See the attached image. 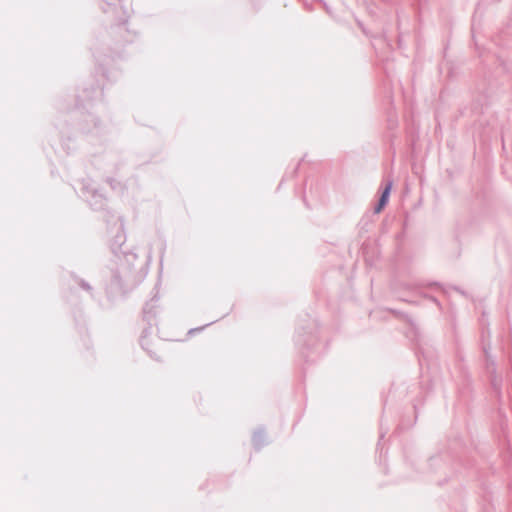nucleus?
Wrapping results in <instances>:
<instances>
[{"label": "nucleus", "mask_w": 512, "mask_h": 512, "mask_svg": "<svg viewBox=\"0 0 512 512\" xmlns=\"http://www.w3.org/2000/svg\"><path fill=\"white\" fill-rule=\"evenodd\" d=\"M391 188H392V185H391V183H389L386 186V188L383 191V193H382V196L380 198L379 205H378V207L376 209V212H380L381 209L386 205V203L388 201V198H389V194H390Z\"/></svg>", "instance_id": "obj_1"}]
</instances>
